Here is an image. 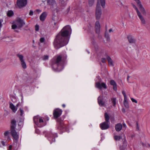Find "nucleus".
<instances>
[{
  "mask_svg": "<svg viewBox=\"0 0 150 150\" xmlns=\"http://www.w3.org/2000/svg\"><path fill=\"white\" fill-rule=\"evenodd\" d=\"M105 117L106 121L105 122H109L110 117L107 113H105Z\"/></svg>",
  "mask_w": 150,
  "mask_h": 150,
  "instance_id": "nucleus-28",
  "label": "nucleus"
},
{
  "mask_svg": "<svg viewBox=\"0 0 150 150\" xmlns=\"http://www.w3.org/2000/svg\"><path fill=\"white\" fill-rule=\"evenodd\" d=\"M16 55L20 61L21 64L22 68L24 69H26L27 68V66L24 59L23 56L22 54H17Z\"/></svg>",
  "mask_w": 150,
  "mask_h": 150,
  "instance_id": "nucleus-5",
  "label": "nucleus"
},
{
  "mask_svg": "<svg viewBox=\"0 0 150 150\" xmlns=\"http://www.w3.org/2000/svg\"><path fill=\"white\" fill-rule=\"evenodd\" d=\"M98 102L100 106L103 105L105 102L103 100V96H99L98 99Z\"/></svg>",
  "mask_w": 150,
  "mask_h": 150,
  "instance_id": "nucleus-13",
  "label": "nucleus"
},
{
  "mask_svg": "<svg viewBox=\"0 0 150 150\" xmlns=\"http://www.w3.org/2000/svg\"><path fill=\"white\" fill-rule=\"evenodd\" d=\"M39 125L38 126L41 127L45 126L46 124L44 123L43 119L41 117H40L39 118Z\"/></svg>",
  "mask_w": 150,
  "mask_h": 150,
  "instance_id": "nucleus-20",
  "label": "nucleus"
},
{
  "mask_svg": "<svg viewBox=\"0 0 150 150\" xmlns=\"http://www.w3.org/2000/svg\"><path fill=\"white\" fill-rule=\"evenodd\" d=\"M62 111L59 109H55L53 112V115L54 118H56L59 117L62 114Z\"/></svg>",
  "mask_w": 150,
  "mask_h": 150,
  "instance_id": "nucleus-6",
  "label": "nucleus"
},
{
  "mask_svg": "<svg viewBox=\"0 0 150 150\" xmlns=\"http://www.w3.org/2000/svg\"><path fill=\"white\" fill-rule=\"evenodd\" d=\"M123 126L124 127H126V125L125 123H123Z\"/></svg>",
  "mask_w": 150,
  "mask_h": 150,
  "instance_id": "nucleus-56",
  "label": "nucleus"
},
{
  "mask_svg": "<svg viewBox=\"0 0 150 150\" xmlns=\"http://www.w3.org/2000/svg\"><path fill=\"white\" fill-rule=\"evenodd\" d=\"M96 32L97 33H99L100 31V25L99 21H97L95 25Z\"/></svg>",
  "mask_w": 150,
  "mask_h": 150,
  "instance_id": "nucleus-16",
  "label": "nucleus"
},
{
  "mask_svg": "<svg viewBox=\"0 0 150 150\" xmlns=\"http://www.w3.org/2000/svg\"><path fill=\"white\" fill-rule=\"evenodd\" d=\"M56 137H57V136H55V135H51L50 137L49 138V140H51L52 142H54L55 141V138Z\"/></svg>",
  "mask_w": 150,
  "mask_h": 150,
  "instance_id": "nucleus-29",
  "label": "nucleus"
},
{
  "mask_svg": "<svg viewBox=\"0 0 150 150\" xmlns=\"http://www.w3.org/2000/svg\"><path fill=\"white\" fill-rule=\"evenodd\" d=\"M57 19H58V18L56 16H53L52 18V20L54 21H57L58 20Z\"/></svg>",
  "mask_w": 150,
  "mask_h": 150,
  "instance_id": "nucleus-39",
  "label": "nucleus"
},
{
  "mask_svg": "<svg viewBox=\"0 0 150 150\" xmlns=\"http://www.w3.org/2000/svg\"><path fill=\"white\" fill-rule=\"evenodd\" d=\"M27 3V0H17V4L19 8L24 6Z\"/></svg>",
  "mask_w": 150,
  "mask_h": 150,
  "instance_id": "nucleus-7",
  "label": "nucleus"
},
{
  "mask_svg": "<svg viewBox=\"0 0 150 150\" xmlns=\"http://www.w3.org/2000/svg\"><path fill=\"white\" fill-rule=\"evenodd\" d=\"M100 2L98 1L97 5L96 8V19H99L102 14L100 6Z\"/></svg>",
  "mask_w": 150,
  "mask_h": 150,
  "instance_id": "nucleus-4",
  "label": "nucleus"
},
{
  "mask_svg": "<svg viewBox=\"0 0 150 150\" xmlns=\"http://www.w3.org/2000/svg\"><path fill=\"white\" fill-rule=\"evenodd\" d=\"M112 31V29H110L109 30V32L110 33Z\"/></svg>",
  "mask_w": 150,
  "mask_h": 150,
  "instance_id": "nucleus-53",
  "label": "nucleus"
},
{
  "mask_svg": "<svg viewBox=\"0 0 150 150\" xmlns=\"http://www.w3.org/2000/svg\"><path fill=\"white\" fill-rule=\"evenodd\" d=\"M129 76H128L127 77V80L128 81L129 80Z\"/></svg>",
  "mask_w": 150,
  "mask_h": 150,
  "instance_id": "nucleus-60",
  "label": "nucleus"
},
{
  "mask_svg": "<svg viewBox=\"0 0 150 150\" xmlns=\"http://www.w3.org/2000/svg\"><path fill=\"white\" fill-rule=\"evenodd\" d=\"M3 22L2 19L0 20V28H1L2 26V23Z\"/></svg>",
  "mask_w": 150,
  "mask_h": 150,
  "instance_id": "nucleus-46",
  "label": "nucleus"
},
{
  "mask_svg": "<svg viewBox=\"0 0 150 150\" xmlns=\"http://www.w3.org/2000/svg\"><path fill=\"white\" fill-rule=\"evenodd\" d=\"M127 39L129 42L131 44L134 43L136 42V40L132 36L129 35L127 37Z\"/></svg>",
  "mask_w": 150,
  "mask_h": 150,
  "instance_id": "nucleus-15",
  "label": "nucleus"
},
{
  "mask_svg": "<svg viewBox=\"0 0 150 150\" xmlns=\"http://www.w3.org/2000/svg\"><path fill=\"white\" fill-rule=\"evenodd\" d=\"M88 1L89 6H92L94 4V0H88Z\"/></svg>",
  "mask_w": 150,
  "mask_h": 150,
  "instance_id": "nucleus-32",
  "label": "nucleus"
},
{
  "mask_svg": "<svg viewBox=\"0 0 150 150\" xmlns=\"http://www.w3.org/2000/svg\"><path fill=\"white\" fill-rule=\"evenodd\" d=\"M40 41L41 42H43L45 41V38H42L40 39Z\"/></svg>",
  "mask_w": 150,
  "mask_h": 150,
  "instance_id": "nucleus-45",
  "label": "nucleus"
},
{
  "mask_svg": "<svg viewBox=\"0 0 150 150\" xmlns=\"http://www.w3.org/2000/svg\"><path fill=\"white\" fill-rule=\"evenodd\" d=\"M47 1V4L49 5L51 7L53 8L56 6V3L55 0H46Z\"/></svg>",
  "mask_w": 150,
  "mask_h": 150,
  "instance_id": "nucleus-12",
  "label": "nucleus"
},
{
  "mask_svg": "<svg viewBox=\"0 0 150 150\" xmlns=\"http://www.w3.org/2000/svg\"><path fill=\"white\" fill-rule=\"evenodd\" d=\"M114 138L115 139L116 141L119 140L121 138L120 136L117 135L115 136L114 137Z\"/></svg>",
  "mask_w": 150,
  "mask_h": 150,
  "instance_id": "nucleus-34",
  "label": "nucleus"
},
{
  "mask_svg": "<svg viewBox=\"0 0 150 150\" xmlns=\"http://www.w3.org/2000/svg\"><path fill=\"white\" fill-rule=\"evenodd\" d=\"M134 0L135 1L136 3L137 4L138 6L139 7L140 10L142 13V14L144 15H146V13L144 8L143 7L142 5L141 4V2L139 0Z\"/></svg>",
  "mask_w": 150,
  "mask_h": 150,
  "instance_id": "nucleus-10",
  "label": "nucleus"
},
{
  "mask_svg": "<svg viewBox=\"0 0 150 150\" xmlns=\"http://www.w3.org/2000/svg\"><path fill=\"white\" fill-rule=\"evenodd\" d=\"M102 62L103 63H104L105 62V59L104 58H102Z\"/></svg>",
  "mask_w": 150,
  "mask_h": 150,
  "instance_id": "nucleus-49",
  "label": "nucleus"
},
{
  "mask_svg": "<svg viewBox=\"0 0 150 150\" xmlns=\"http://www.w3.org/2000/svg\"><path fill=\"white\" fill-rule=\"evenodd\" d=\"M19 105V103H18L16 105V108H17V107Z\"/></svg>",
  "mask_w": 150,
  "mask_h": 150,
  "instance_id": "nucleus-55",
  "label": "nucleus"
},
{
  "mask_svg": "<svg viewBox=\"0 0 150 150\" xmlns=\"http://www.w3.org/2000/svg\"><path fill=\"white\" fill-rule=\"evenodd\" d=\"M123 103L125 106L127 108H128L129 105L127 100V98H124Z\"/></svg>",
  "mask_w": 150,
  "mask_h": 150,
  "instance_id": "nucleus-25",
  "label": "nucleus"
},
{
  "mask_svg": "<svg viewBox=\"0 0 150 150\" xmlns=\"http://www.w3.org/2000/svg\"><path fill=\"white\" fill-rule=\"evenodd\" d=\"M113 86V89L115 91H116L117 89V84Z\"/></svg>",
  "mask_w": 150,
  "mask_h": 150,
  "instance_id": "nucleus-48",
  "label": "nucleus"
},
{
  "mask_svg": "<svg viewBox=\"0 0 150 150\" xmlns=\"http://www.w3.org/2000/svg\"><path fill=\"white\" fill-rule=\"evenodd\" d=\"M110 83L111 84V85H112V86H114L115 85H116V82L115 81L113 80H111L110 82Z\"/></svg>",
  "mask_w": 150,
  "mask_h": 150,
  "instance_id": "nucleus-36",
  "label": "nucleus"
},
{
  "mask_svg": "<svg viewBox=\"0 0 150 150\" xmlns=\"http://www.w3.org/2000/svg\"><path fill=\"white\" fill-rule=\"evenodd\" d=\"M25 24V23L23 20L18 18L14 22L11 26V27L12 29L14 30L16 29H20Z\"/></svg>",
  "mask_w": 150,
  "mask_h": 150,
  "instance_id": "nucleus-3",
  "label": "nucleus"
},
{
  "mask_svg": "<svg viewBox=\"0 0 150 150\" xmlns=\"http://www.w3.org/2000/svg\"><path fill=\"white\" fill-rule=\"evenodd\" d=\"M12 148V145H10L9 146L8 149V150H11Z\"/></svg>",
  "mask_w": 150,
  "mask_h": 150,
  "instance_id": "nucleus-50",
  "label": "nucleus"
},
{
  "mask_svg": "<svg viewBox=\"0 0 150 150\" xmlns=\"http://www.w3.org/2000/svg\"><path fill=\"white\" fill-rule=\"evenodd\" d=\"M39 30V26L38 25H36L35 26V30L36 31H38Z\"/></svg>",
  "mask_w": 150,
  "mask_h": 150,
  "instance_id": "nucleus-44",
  "label": "nucleus"
},
{
  "mask_svg": "<svg viewBox=\"0 0 150 150\" xmlns=\"http://www.w3.org/2000/svg\"><path fill=\"white\" fill-rule=\"evenodd\" d=\"M137 14L141 20L142 24H145L146 23V21L143 16L141 15V13H139Z\"/></svg>",
  "mask_w": 150,
  "mask_h": 150,
  "instance_id": "nucleus-18",
  "label": "nucleus"
},
{
  "mask_svg": "<svg viewBox=\"0 0 150 150\" xmlns=\"http://www.w3.org/2000/svg\"><path fill=\"white\" fill-rule=\"evenodd\" d=\"M106 59H107L108 62V63L110 65L113 66V62L112 59L108 56H106Z\"/></svg>",
  "mask_w": 150,
  "mask_h": 150,
  "instance_id": "nucleus-24",
  "label": "nucleus"
},
{
  "mask_svg": "<svg viewBox=\"0 0 150 150\" xmlns=\"http://www.w3.org/2000/svg\"><path fill=\"white\" fill-rule=\"evenodd\" d=\"M108 122H105L100 124V127L102 130L106 129L109 127Z\"/></svg>",
  "mask_w": 150,
  "mask_h": 150,
  "instance_id": "nucleus-11",
  "label": "nucleus"
},
{
  "mask_svg": "<svg viewBox=\"0 0 150 150\" xmlns=\"http://www.w3.org/2000/svg\"><path fill=\"white\" fill-rule=\"evenodd\" d=\"M9 134V132L8 131H6V132H5L4 134V136H8V134Z\"/></svg>",
  "mask_w": 150,
  "mask_h": 150,
  "instance_id": "nucleus-42",
  "label": "nucleus"
},
{
  "mask_svg": "<svg viewBox=\"0 0 150 150\" xmlns=\"http://www.w3.org/2000/svg\"><path fill=\"white\" fill-rule=\"evenodd\" d=\"M122 111L124 112H125V110L124 109H122Z\"/></svg>",
  "mask_w": 150,
  "mask_h": 150,
  "instance_id": "nucleus-57",
  "label": "nucleus"
},
{
  "mask_svg": "<svg viewBox=\"0 0 150 150\" xmlns=\"http://www.w3.org/2000/svg\"><path fill=\"white\" fill-rule=\"evenodd\" d=\"M96 87L99 89H101L102 88L105 89L107 88L106 84L103 82L101 83L100 82H97L95 83Z\"/></svg>",
  "mask_w": 150,
  "mask_h": 150,
  "instance_id": "nucleus-8",
  "label": "nucleus"
},
{
  "mask_svg": "<svg viewBox=\"0 0 150 150\" xmlns=\"http://www.w3.org/2000/svg\"><path fill=\"white\" fill-rule=\"evenodd\" d=\"M38 116H37L34 117L33 120L35 123L37 125H39V123L38 122Z\"/></svg>",
  "mask_w": 150,
  "mask_h": 150,
  "instance_id": "nucleus-26",
  "label": "nucleus"
},
{
  "mask_svg": "<svg viewBox=\"0 0 150 150\" xmlns=\"http://www.w3.org/2000/svg\"><path fill=\"white\" fill-rule=\"evenodd\" d=\"M13 14V12L11 10H9L8 11L7 16L8 17H11Z\"/></svg>",
  "mask_w": 150,
  "mask_h": 150,
  "instance_id": "nucleus-31",
  "label": "nucleus"
},
{
  "mask_svg": "<svg viewBox=\"0 0 150 150\" xmlns=\"http://www.w3.org/2000/svg\"><path fill=\"white\" fill-rule=\"evenodd\" d=\"M47 13L46 12H43L40 16V20L42 21H44L45 19Z\"/></svg>",
  "mask_w": 150,
  "mask_h": 150,
  "instance_id": "nucleus-17",
  "label": "nucleus"
},
{
  "mask_svg": "<svg viewBox=\"0 0 150 150\" xmlns=\"http://www.w3.org/2000/svg\"><path fill=\"white\" fill-rule=\"evenodd\" d=\"M62 106L63 107V108H65V105L63 104V105H62Z\"/></svg>",
  "mask_w": 150,
  "mask_h": 150,
  "instance_id": "nucleus-59",
  "label": "nucleus"
},
{
  "mask_svg": "<svg viewBox=\"0 0 150 150\" xmlns=\"http://www.w3.org/2000/svg\"><path fill=\"white\" fill-rule=\"evenodd\" d=\"M137 129L138 130L139 129V128L138 124L137 122Z\"/></svg>",
  "mask_w": 150,
  "mask_h": 150,
  "instance_id": "nucleus-51",
  "label": "nucleus"
},
{
  "mask_svg": "<svg viewBox=\"0 0 150 150\" xmlns=\"http://www.w3.org/2000/svg\"><path fill=\"white\" fill-rule=\"evenodd\" d=\"M71 29L70 27L67 25L64 27L56 36L55 39L54 45L56 49L66 45L69 40L68 36L69 32H71Z\"/></svg>",
  "mask_w": 150,
  "mask_h": 150,
  "instance_id": "nucleus-1",
  "label": "nucleus"
},
{
  "mask_svg": "<svg viewBox=\"0 0 150 150\" xmlns=\"http://www.w3.org/2000/svg\"><path fill=\"white\" fill-rule=\"evenodd\" d=\"M57 121L58 122H59V127L58 128V129H63L64 127L63 126V125L62 123L61 122H60L59 119H58Z\"/></svg>",
  "mask_w": 150,
  "mask_h": 150,
  "instance_id": "nucleus-30",
  "label": "nucleus"
},
{
  "mask_svg": "<svg viewBox=\"0 0 150 150\" xmlns=\"http://www.w3.org/2000/svg\"><path fill=\"white\" fill-rule=\"evenodd\" d=\"M36 11L38 12H41V11H40V10L39 9H37V10Z\"/></svg>",
  "mask_w": 150,
  "mask_h": 150,
  "instance_id": "nucleus-58",
  "label": "nucleus"
},
{
  "mask_svg": "<svg viewBox=\"0 0 150 150\" xmlns=\"http://www.w3.org/2000/svg\"><path fill=\"white\" fill-rule=\"evenodd\" d=\"M11 134L15 142H16L19 138V134L15 130H13L11 131Z\"/></svg>",
  "mask_w": 150,
  "mask_h": 150,
  "instance_id": "nucleus-9",
  "label": "nucleus"
},
{
  "mask_svg": "<svg viewBox=\"0 0 150 150\" xmlns=\"http://www.w3.org/2000/svg\"><path fill=\"white\" fill-rule=\"evenodd\" d=\"M67 0H59V5L62 7H64L66 5Z\"/></svg>",
  "mask_w": 150,
  "mask_h": 150,
  "instance_id": "nucleus-19",
  "label": "nucleus"
},
{
  "mask_svg": "<svg viewBox=\"0 0 150 150\" xmlns=\"http://www.w3.org/2000/svg\"><path fill=\"white\" fill-rule=\"evenodd\" d=\"M67 58L66 54L58 56L55 59L52 65V67L55 70L60 71L64 68L63 63Z\"/></svg>",
  "mask_w": 150,
  "mask_h": 150,
  "instance_id": "nucleus-2",
  "label": "nucleus"
},
{
  "mask_svg": "<svg viewBox=\"0 0 150 150\" xmlns=\"http://www.w3.org/2000/svg\"><path fill=\"white\" fill-rule=\"evenodd\" d=\"M16 121L14 120H12L11 121V131L15 130V128L16 126Z\"/></svg>",
  "mask_w": 150,
  "mask_h": 150,
  "instance_id": "nucleus-21",
  "label": "nucleus"
},
{
  "mask_svg": "<svg viewBox=\"0 0 150 150\" xmlns=\"http://www.w3.org/2000/svg\"><path fill=\"white\" fill-rule=\"evenodd\" d=\"M57 21H56V22H54V25H55L56 24H57Z\"/></svg>",
  "mask_w": 150,
  "mask_h": 150,
  "instance_id": "nucleus-61",
  "label": "nucleus"
},
{
  "mask_svg": "<svg viewBox=\"0 0 150 150\" xmlns=\"http://www.w3.org/2000/svg\"><path fill=\"white\" fill-rule=\"evenodd\" d=\"M133 7L135 9L136 11L137 14H138L139 13H140V12L138 10V9H137V8L136 6L134 4H133Z\"/></svg>",
  "mask_w": 150,
  "mask_h": 150,
  "instance_id": "nucleus-37",
  "label": "nucleus"
},
{
  "mask_svg": "<svg viewBox=\"0 0 150 150\" xmlns=\"http://www.w3.org/2000/svg\"><path fill=\"white\" fill-rule=\"evenodd\" d=\"M131 100L133 102H134L136 103H137V101L133 98H131Z\"/></svg>",
  "mask_w": 150,
  "mask_h": 150,
  "instance_id": "nucleus-43",
  "label": "nucleus"
},
{
  "mask_svg": "<svg viewBox=\"0 0 150 150\" xmlns=\"http://www.w3.org/2000/svg\"><path fill=\"white\" fill-rule=\"evenodd\" d=\"M10 108L14 112H15L17 110V108H16V106L12 103H10Z\"/></svg>",
  "mask_w": 150,
  "mask_h": 150,
  "instance_id": "nucleus-23",
  "label": "nucleus"
},
{
  "mask_svg": "<svg viewBox=\"0 0 150 150\" xmlns=\"http://www.w3.org/2000/svg\"><path fill=\"white\" fill-rule=\"evenodd\" d=\"M3 60V59L2 58H0V63Z\"/></svg>",
  "mask_w": 150,
  "mask_h": 150,
  "instance_id": "nucleus-54",
  "label": "nucleus"
},
{
  "mask_svg": "<svg viewBox=\"0 0 150 150\" xmlns=\"http://www.w3.org/2000/svg\"><path fill=\"white\" fill-rule=\"evenodd\" d=\"M47 120H49V119H48V118H47Z\"/></svg>",
  "mask_w": 150,
  "mask_h": 150,
  "instance_id": "nucleus-63",
  "label": "nucleus"
},
{
  "mask_svg": "<svg viewBox=\"0 0 150 150\" xmlns=\"http://www.w3.org/2000/svg\"><path fill=\"white\" fill-rule=\"evenodd\" d=\"M122 93L124 96V98H127V97L125 93V91H122Z\"/></svg>",
  "mask_w": 150,
  "mask_h": 150,
  "instance_id": "nucleus-41",
  "label": "nucleus"
},
{
  "mask_svg": "<svg viewBox=\"0 0 150 150\" xmlns=\"http://www.w3.org/2000/svg\"><path fill=\"white\" fill-rule=\"evenodd\" d=\"M1 143L4 146H5V142L4 141H2Z\"/></svg>",
  "mask_w": 150,
  "mask_h": 150,
  "instance_id": "nucleus-52",
  "label": "nucleus"
},
{
  "mask_svg": "<svg viewBox=\"0 0 150 150\" xmlns=\"http://www.w3.org/2000/svg\"><path fill=\"white\" fill-rule=\"evenodd\" d=\"M19 110L20 111V115L21 116H22L24 113L23 110L21 108L19 109Z\"/></svg>",
  "mask_w": 150,
  "mask_h": 150,
  "instance_id": "nucleus-40",
  "label": "nucleus"
},
{
  "mask_svg": "<svg viewBox=\"0 0 150 150\" xmlns=\"http://www.w3.org/2000/svg\"><path fill=\"white\" fill-rule=\"evenodd\" d=\"M122 128V125L120 123H118L115 126V129L117 132L120 131Z\"/></svg>",
  "mask_w": 150,
  "mask_h": 150,
  "instance_id": "nucleus-22",
  "label": "nucleus"
},
{
  "mask_svg": "<svg viewBox=\"0 0 150 150\" xmlns=\"http://www.w3.org/2000/svg\"><path fill=\"white\" fill-rule=\"evenodd\" d=\"M116 100L115 98H113L112 99V101L114 106H115L116 104Z\"/></svg>",
  "mask_w": 150,
  "mask_h": 150,
  "instance_id": "nucleus-38",
  "label": "nucleus"
},
{
  "mask_svg": "<svg viewBox=\"0 0 150 150\" xmlns=\"http://www.w3.org/2000/svg\"><path fill=\"white\" fill-rule=\"evenodd\" d=\"M98 2H100L101 5L103 8H104L105 5V0H98Z\"/></svg>",
  "mask_w": 150,
  "mask_h": 150,
  "instance_id": "nucleus-27",
  "label": "nucleus"
},
{
  "mask_svg": "<svg viewBox=\"0 0 150 150\" xmlns=\"http://www.w3.org/2000/svg\"><path fill=\"white\" fill-rule=\"evenodd\" d=\"M105 37L106 38L107 40H110V37L109 34L108 33H107L105 32Z\"/></svg>",
  "mask_w": 150,
  "mask_h": 150,
  "instance_id": "nucleus-35",
  "label": "nucleus"
},
{
  "mask_svg": "<svg viewBox=\"0 0 150 150\" xmlns=\"http://www.w3.org/2000/svg\"><path fill=\"white\" fill-rule=\"evenodd\" d=\"M40 117H38V122H39V118H40Z\"/></svg>",
  "mask_w": 150,
  "mask_h": 150,
  "instance_id": "nucleus-62",
  "label": "nucleus"
},
{
  "mask_svg": "<svg viewBox=\"0 0 150 150\" xmlns=\"http://www.w3.org/2000/svg\"><path fill=\"white\" fill-rule=\"evenodd\" d=\"M33 11L31 10H30V12H29V15L30 16H32L33 15Z\"/></svg>",
  "mask_w": 150,
  "mask_h": 150,
  "instance_id": "nucleus-47",
  "label": "nucleus"
},
{
  "mask_svg": "<svg viewBox=\"0 0 150 150\" xmlns=\"http://www.w3.org/2000/svg\"><path fill=\"white\" fill-rule=\"evenodd\" d=\"M49 58V56L48 55H44L42 57V59L44 60H48Z\"/></svg>",
  "mask_w": 150,
  "mask_h": 150,
  "instance_id": "nucleus-33",
  "label": "nucleus"
},
{
  "mask_svg": "<svg viewBox=\"0 0 150 150\" xmlns=\"http://www.w3.org/2000/svg\"><path fill=\"white\" fill-rule=\"evenodd\" d=\"M124 137L122 145L120 147V149L121 150H124L127 146V142L125 139V136L124 135Z\"/></svg>",
  "mask_w": 150,
  "mask_h": 150,
  "instance_id": "nucleus-14",
  "label": "nucleus"
}]
</instances>
